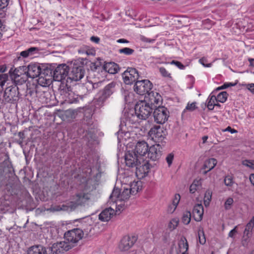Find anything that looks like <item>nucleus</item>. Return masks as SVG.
<instances>
[{"label":"nucleus","mask_w":254,"mask_h":254,"mask_svg":"<svg viewBox=\"0 0 254 254\" xmlns=\"http://www.w3.org/2000/svg\"><path fill=\"white\" fill-rule=\"evenodd\" d=\"M91 198V193L85 184H80L76 193L71 197V200L69 201L70 209L74 210L78 206L84 205Z\"/></svg>","instance_id":"f257e3e1"},{"label":"nucleus","mask_w":254,"mask_h":254,"mask_svg":"<svg viewBox=\"0 0 254 254\" xmlns=\"http://www.w3.org/2000/svg\"><path fill=\"white\" fill-rule=\"evenodd\" d=\"M26 66H20L13 70L12 68L9 70L8 73L11 79L13 81L15 85H22L28 79L26 74Z\"/></svg>","instance_id":"f03ea898"},{"label":"nucleus","mask_w":254,"mask_h":254,"mask_svg":"<svg viewBox=\"0 0 254 254\" xmlns=\"http://www.w3.org/2000/svg\"><path fill=\"white\" fill-rule=\"evenodd\" d=\"M85 73V71L84 66L73 65L68 74L65 83L71 84L74 82L81 80L84 77Z\"/></svg>","instance_id":"7ed1b4c3"},{"label":"nucleus","mask_w":254,"mask_h":254,"mask_svg":"<svg viewBox=\"0 0 254 254\" xmlns=\"http://www.w3.org/2000/svg\"><path fill=\"white\" fill-rule=\"evenodd\" d=\"M83 237L82 231L79 228H76L66 232L64 236V240L72 249Z\"/></svg>","instance_id":"20e7f679"},{"label":"nucleus","mask_w":254,"mask_h":254,"mask_svg":"<svg viewBox=\"0 0 254 254\" xmlns=\"http://www.w3.org/2000/svg\"><path fill=\"white\" fill-rule=\"evenodd\" d=\"M135 108L140 120H146L148 118L153 110V107L145 101L138 102L135 105Z\"/></svg>","instance_id":"39448f33"},{"label":"nucleus","mask_w":254,"mask_h":254,"mask_svg":"<svg viewBox=\"0 0 254 254\" xmlns=\"http://www.w3.org/2000/svg\"><path fill=\"white\" fill-rule=\"evenodd\" d=\"M69 68L65 64L59 65L54 70L53 78L55 80L61 81L62 84H65L66 78L68 77Z\"/></svg>","instance_id":"423d86ee"},{"label":"nucleus","mask_w":254,"mask_h":254,"mask_svg":"<svg viewBox=\"0 0 254 254\" xmlns=\"http://www.w3.org/2000/svg\"><path fill=\"white\" fill-rule=\"evenodd\" d=\"M169 114L166 108L159 106L153 113L154 122L158 124H163L168 120Z\"/></svg>","instance_id":"0eeeda50"},{"label":"nucleus","mask_w":254,"mask_h":254,"mask_svg":"<svg viewBox=\"0 0 254 254\" xmlns=\"http://www.w3.org/2000/svg\"><path fill=\"white\" fill-rule=\"evenodd\" d=\"M152 87V83L147 79L137 80L134 85V90L140 95H144L146 94H149V91Z\"/></svg>","instance_id":"6e6552de"},{"label":"nucleus","mask_w":254,"mask_h":254,"mask_svg":"<svg viewBox=\"0 0 254 254\" xmlns=\"http://www.w3.org/2000/svg\"><path fill=\"white\" fill-rule=\"evenodd\" d=\"M151 139L156 143L162 142L167 135V131L160 126H154L149 131Z\"/></svg>","instance_id":"1a4fd4ad"},{"label":"nucleus","mask_w":254,"mask_h":254,"mask_svg":"<svg viewBox=\"0 0 254 254\" xmlns=\"http://www.w3.org/2000/svg\"><path fill=\"white\" fill-rule=\"evenodd\" d=\"M131 193L128 188H124L123 190L121 192L118 189H114L110 195V198L112 201H126L131 196Z\"/></svg>","instance_id":"9d476101"},{"label":"nucleus","mask_w":254,"mask_h":254,"mask_svg":"<svg viewBox=\"0 0 254 254\" xmlns=\"http://www.w3.org/2000/svg\"><path fill=\"white\" fill-rule=\"evenodd\" d=\"M18 88L16 86H10L5 88L3 94L2 102L12 103L18 100Z\"/></svg>","instance_id":"9b49d317"},{"label":"nucleus","mask_w":254,"mask_h":254,"mask_svg":"<svg viewBox=\"0 0 254 254\" xmlns=\"http://www.w3.org/2000/svg\"><path fill=\"white\" fill-rule=\"evenodd\" d=\"M71 85L72 84L65 83V87L61 90V94L64 96L65 101L68 103H77L79 101V97L77 95H75L72 91Z\"/></svg>","instance_id":"f8f14e48"},{"label":"nucleus","mask_w":254,"mask_h":254,"mask_svg":"<svg viewBox=\"0 0 254 254\" xmlns=\"http://www.w3.org/2000/svg\"><path fill=\"white\" fill-rule=\"evenodd\" d=\"M71 249V246L68 245L64 240V241L54 243L51 247L49 248V251L50 254H62Z\"/></svg>","instance_id":"ddd939ff"},{"label":"nucleus","mask_w":254,"mask_h":254,"mask_svg":"<svg viewBox=\"0 0 254 254\" xmlns=\"http://www.w3.org/2000/svg\"><path fill=\"white\" fill-rule=\"evenodd\" d=\"M123 77L126 84H131L137 81L139 74L135 68L129 67L123 73Z\"/></svg>","instance_id":"4468645a"},{"label":"nucleus","mask_w":254,"mask_h":254,"mask_svg":"<svg viewBox=\"0 0 254 254\" xmlns=\"http://www.w3.org/2000/svg\"><path fill=\"white\" fill-rule=\"evenodd\" d=\"M94 221L90 217H87L84 219L81 223V228L80 229L83 232V236L86 237L94 234L92 230H94L97 227L95 225L94 227Z\"/></svg>","instance_id":"2eb2a0df"},{"label":"nucleus","mask_w":254,"mask_h":254,"mask_svg":"<svg viewBox=\"0 0 254 254\" xmlns=\"http://www.w3.org/2000/svg\"><path fill=\"white\" fill-rule=\"evenodd\" d=\"M125 157L126 165L129 167H136L138 164H141V158H139L134 151H127Z\"/></svg>","instance_id":"dca6fc26"},{"label":"nucleus","mask_w":254,"mask_h":254,"mask_svg":"<svg viewBox=\"0 0 254 254\" xmlns=\"http://www.w3.org/2000/svg\"><path fill=\"white\" fill-rule=\"evenodd\" d=\"M148 148L149 146L146 142L145 141H138L136 144L134 152L144 161L147 154Z\"/></svg>","instance_id":"f3484780"},{"label":"nucleus","mask_w":254,"mask_h":254,"mask_svg":"<svg viewBox=\"0 0 254 254\" xmlns=\"http://www.w3.org/2000/svg\"><path fill=\"white\" fill-rule=\"evenodd\" d=\"M161 149V147L159 144H156L150 146L148 148L145 160L146 158H149L152 161H156L159 159L162 154Z\"/></svg>","instance_id":"a211bd4d"},{"label":"nucleus","mask_w":254,"mask_h":254,"mask_svg":"<svg viewBox=\"0 0 254 254\" xmlns=\"http://www.w3.org/2000/svg\"><path fill=\"white\" fill-rule=\"evenodd\" d=\"M137 238L134 236H126L121 240L119 246V249L122 251H127L133 246Z\"/></svg>","instance_id":"6ab92c4d"},{"label":"nucleus","mask_w":254,"mask_h":254,"mask_svg":"<svg viewBox=\"0 0 254 254\" xmlns=\"http://www.w3.org/2000/svg\"><path fill=\"white\" fill-rule=\"evenodd\" d=\"M26 70V74L28 77L34 78L38 77L43 73L42 69L38 64L34 63L30 64Z\"/></svg>","instance_id":"aec40b11"},{"label":"nucleus","mask_w":254,"mask_h":254,"mask_svg":"<svg viewBox=\"0 0 254 254\" xmlns=\"http://www.w3.org/2000/svg\"><path fill=\"white\" fill-rule=\"evenodd\" d=\"M125 117L126 121L131 124L139 123V120H140L135 108L134 109H130L126 111Z\"/></svg>","instance_id":"412c9836"},{"label":"nucleus","mask_w":254,"mask_h":254,"mask_svg":"<svg viewBox=\"0 0 254 254\" xmlns=\"http://www.w3.org/2000/svg\"><path fill=\"white\" fill-rule=\"evenodd\" d=\"M27 254H50L49 248L42 245H35L31 247L28 250Z\"/></svg>","instance_id":"4be33fe9"},{"label":"nucleus","mask_w":254,"mask_h":254,"mask_svg":"<svg viewBox=\"0 0 254 254\" xmlns=\"http://www.w3.org/2000/svg\"><path fill=\"white\" fill-rule=\"evenodd\" d=\"M217 163V161L215 158H210L206 160L204 163L203 167L200 169V173L204 175L206 174L214 168Z\"/></svg>","instance_id":"5701e85b"},{"label":"nucleus","mask_w":254,"mask_h":254,"mask_svg":"<svg viewBox=\"0 0 254 254\" xmlns=\"http://www.w3.org/2000/svg\"><path fill=\"white\" fill-rule=\"evenodd\" d=\"M192 214L196 221H200L202 220L203 214V207L201 204H197L193 207Z\"/></svg>","instance_id":"b1692460"},{"label":"nucleus","mask_w":254,"mask_h":254,"mask_svg":"<svg viewBox=\"0 0 254 254\" xmlns=\"http://www.w3.org/2000/svg\"><path fill=\"white\" fill-rule=\"evenodd\" d=\"M115 213V210L109 207L103 210L99 215V219L102 221H109Z\"/></svg>","instance_id":"393cba45"},{"label":"nucleus","mask_w":254,"mask_h":254,"mask_svg":"<svg viewBox=\"0 0 254 254\" xmlns=\"http://www.w3.org/2000/svg\"><path fill=\"white\" fill-rule=\"evenodd\" d=\"M148 97L150 102V105H151L152 107L153 105L154 108L156 107V106L161 103L162 101V97L156 92H150L148 94Z\"/></svg>","instance_id":"a878e982"},{"label":"nucleus","mask_w":254,"mask_h":254,"mask_svg":"<svg viewBox=\"0 0 254 254\" xmlns=\"http://www.w3.org/2000/svg\"><path fill=\"white\" fill-rule=\"evenodd\" d=\"M102 68L106 72L110 74H115L117 73L120 69L118 64L114 62H109L105 63Z\"/></svg>","instance_id":"bb28decb"},{"label":"nucleus","mask_w":254,"mask_h":254,"mask_svg":"<svg viewBox=\"0 0 254 254\" xmlns=\"http://www.w3.org/2000/svg\"><path fill=\"white\" fill-rule=\"evenodd\" d=\"M142 182L141 181H137L131 183L128 189L130 191L131 195L134 196L142 190Z\"/></svg>","instance_id":"cd10ccee"},{"label":"nucleus","mask_w":254,"mask_h":254,"mask_svg":"<svg viewBox=\"0 0 254 254\" xmlns=\"http://www.w3.org/2000/svg\"><path fill=\"white\" fill-rule=\"evenodd\" d=\"M116 83L112 82L107 85L104 89L100 92L107 99L115 91Z\"/></svg>","instance_id":"c85d7f7f"},{"label":"nucleus","mask_w":254,"mask_h":254,"mask_svg":"<svg viewBox=\"0 0 254 254\" xmlns=\"http://www.w3.org/2000/svg\"><path fill=\"white\" fill-rule=\"evenodd\" d=\"M254 227V217H253L249 222L246 225V228L244 232V237L246 238L244 241L246 242L251 236L252 230Z\"/></svg>","instance_id":"c756f323"},{"label":"nucleus","mask_w":254,"mask_h":254,"mask_svg":"<svg viewBox=\"0 0 254 254\" xmlns=\"http://www.w3.org/2000/svg\"><path fill=\"white\" fill-rule=\"evenodd\" d=\"M203 180L198 177L195 179L190 187V191L191 193H194L196 190L201 189Z\"/></svg>","instance_id":"7c9ffc66"},{"label":"nucleus","mask_w":254,"mask_h":254,"mask_svg":"<svg viewBox=\"0 0 254 254\" xmlns=\"http://www.w3.org/2000/svg\"><path fill=\"white\" fill-rule=\"evenodd\" d=\"M39 49L37 47H31L25 51H22L20 55L23 58H27L29 56H33L35 53L39 52Z\"/></svg>","instance_id":"2f4dec72"},{"label":"nucleus","mask_w":254,"mask_h":254,"mask_svg":"<svg viewBox=\"0 0 254 254\" xmlns=\"http://www.w3.org/2000/svg\"><path fill=\"white\" fill-rule=\"evenodd\" d=\"M3 166H4L3 172L5 175L14 174L13 168L8 161H4L3 163Z\"/></svg>","instance_id":"473e14b6"},{"label":"nucleus","mask_w":254,"mask_h":254,"mask_svg":"<svg viewBox=\"0 0 254 254\" xmlns=\"http://www.w3.org/2000/svg\"><path fill=\"white\" fill-rule=\"evenodd\" d=\"M69 202H67L62 205L53 206L51 208V210L53 211H59L61 210L71 211L72 210L70 209V207H69Z\"/></svg>","instance_id":"72a5a7b5"},{"label":"nucleus","mask_w":254,"mask_h":254,"mask_svg":"<svg viewBox=\"0 0 254 254\" xmlns=\"http://www.w3.org/2000/svg\"><path fill=\"white\" fill-rule=\"evenodd\" d=\"M150 165L147 161L144 164H142L141 166L138 167V165L136 167V169L137 170H139L140 174H143V175H147L150 172Z\"/></svg>","instance_id":"f704fd0d"},{"label":"nucleus","mask_w":254,"mask_h":254,"mask_svg":"<svg viewBox=\"0 0 254 254\" xmlns=\"http://www.w3.org/2000/svg\"><path fill=\"white\" fill-rule=\"evenodd\" d=\"M106 99L107 98L100 93L99 96L95 98L93 102L96 108H100L103 106L104 103Z\"/></svg>","instance_id":"c9c22d12"},{"label":"nucleus","mask_w":254,"mask_h":254,"mask_svg":"<svg viewBox=\"0 0 254 254\" xmlns=\"http://www.w3.org/2000/svg\"><path fill=\"white\" fill-rule=\"evenodd\" d=\"M106 99L107 98L100 93L99 96L95 98L93 102L96 108H100L103 106L104 103Z\"/></svg>","instance_id":"e433bc0d"},{"label":"nucleus","mask_w":254,"mask_h":254,"mask_svg":"<svg viewBox=\"0 0 254 254\" xmlns=\"http://www.w3.org/2000/svg\"><path fill=\"white\" fill-rule=\"evenodd\" d=\"M8 76L7 74H0V102L2 101L1 99V95L2 94L3 86L4 85L5 82L7 80ZM3 102H2L3 103Z\"/></svg>","instance_id":"4c0bfd02"},{"label":"nucleus","mask_w":254,"mask_h":254,"mask_svg":"<svg viewBox=\"0 0 254 254\" xmlns=\"http://www.w3.org/2000/svg\"><path fill=\"white\" fill-rule=\"evenodd\" d=\"M191 220V213L189 211H186L183 213L182 221L185 224L188 225L190 223Z\"/></svg>","instance_id":"58836bf2"},{"label":"nucleus","mask_w":254,"mask_h":254,"mask_svg":"<svg viewBox=\"0 0 254 254\" xmlns=\"http://www.w3.org/2000/svg\"><path fill=\"white\" fill-rule=\"evenodd\" d=\"M227 97V93L226 91H223L217 95L216 101L221 103H224L226 101Z\"/></svg>","instance_id":"ea45409f"},{"label":"nucleus","mask_w":254,"mask_h":254,"mask_svg":"<svg viewBox=\"0 0 254 254\" xmlns=\"http://www.w3.org/2000/svg\"><path fill=\"white\" fill-rule=\"evenodd\" d=\"M45 75V72L39 75L38 80V83L42 86H46L49 84V79H45L43 75Z\"/></svg>","instance_id":"a19ab883"},{"label":"nucleus","mask_w":254,"mask_h":254,"mask_svg":"<svg viewBox=\"0 0 254 254\" xmlns=\"http://www.w3.org/2000/svg\"><path fill=\"white\" fill-rule=\"evenodd\" d=\"M211 192L207 190L205 193L204 197V204L205 206H207L209 205L210 201L211 199Z\"/></svg>","instance_id":"79ce46f5"},{"label":"nucleus","mask_w":254,"mask_h":254,"mask_svg":"<svg viewBox=\"0 0 254 254\" xmlns=\"http://www.w3.org/2000/svg\"><path fill=\"white\" fill-rule=\"evenodd\" d=\"M198 236L199 243L201 245H204L206 242V239L203 231L199 230L198 231Z\"/></svg>","instance_id":"37998d69"},{"label":"nucleus","mask_w":254,"mask_h":254,"mask_svg":"<svg viewBox=\"0 0 254 254\" xmlns=\"http://www.w3.org/2000/svg\"><path fill=\"white\" fill-rule=\"evenodd\" d=\"M134 50L129 48H124L119 50L120 54H124L126 55H131L134 53Z\"/></svg>","instance_id":"c03bdc74"},{"label":"nucleus","mask_w":254,"mask_h":254,"mask_svg":"<svg viewBox=\"0 0 254 254\" xmlns=\"http://www.w3.org/2000/svg\"><path fill=\"white\" fill-rule=\"evenodd\" d=\"M79 53H85L88 56H94L95 55L96 52L94 49L85 48V49L79 50Z\"/></svg>","instance_id":"a18cd8bd"},{"label":"nucleus","mask_w":254,"mask_h":254,"mask_svg":"<svg viewBox=\"0 0 254 254\" xmlns=\"http://www.w3.org/2000/svg\"><path fill=\"white\" fill-rule=\"evenodd\" d=\"M216 100V97L214 95L211 96L209 101L207 104V107L209 110H213L215 106V101Z\"/></svg>","instance_id":"49530a36"},{"label":"nucleus","mask_w":254,"mask_h":254,"mask_svg":"<svg viewBox=\"0 0 254 254\" xmlns=\"http://www.w3.org/2000/svg\"><path fill=\"white\" fill-rule=\"evenodd\" d=\"M102 59L100 58L97 59V61L96 62L92 63L91 68L92 70H96L102 65Z\"/></svg>","instance_id":"de8ad7c7"},{"label":"nucleus","mask_w":254,"mask_h":254,"mask_svg":"<svg viewBox=\"0 0 254 254\" xmlns=\"http://www.w3.org/2000/svg\"><path fill=\"white\" fill-rule=\"evenodd\" d=\"M179 222V219L178 218H176L172 219L169 224V227L170 229L174 230L177 227Z\"/></svg>","instance_id":"09e8293b"},{"label":"nucleus","mask_w":254,"mask_h":254,"mask_svg":"<svg viewBox=\"0 0 254 254\" xmlns=\"http://www.w3.org/2000/svg\"><path fill=\"white\" fill-rule=\"evenodd\" d=\"M242 164L251 169H254V160H245L242 161Z\"/></svg>","instance_id":"8fccbe9b"},{"label":"nucleus","mask_w":254,"mask_h":254,"mask_svg":"<svg viewBox=\"0 0 254 254\" xmlns=\"http://www.w3.org/2000/svg\"><path fill=\"white\" fill-rule=\"evenodd\" d=\"M196 108L197 107L196 106V102L188 103L186 107L185 110H184L183 113H184L186 110H188L189 111L192 112L194 111Z\"/></svg>","instance_id":"3c124183"},{"label":"nucleus","mask_w":254,"mask_h":254,"mask_svg":"<svg viewBox=\"0 0 254 254\" xmlns=\"http://www.w3.org/2000/svg\"><path fill=\"white\" fill-rule=\"evenodd\" d=\"M234 202L233 199L231 197L228 198L224 203V207L226 210L230 209L231 205Z\"/></svg>","instance_id":"603ef678"},{"label":"nucleus","mask_w":254,"mask_h":254,"mask_svg":"<svg viewBox=\"0 0 254 254\" xmlns=\"http://www.w3.org/2000/svg\"><path fill=\"white\" fill-rule=\"evenodd\" d=\"M224 183L226 186H231L233 183L232 176H226Z\"/></svg>","instance_id":"864d4df0"},{"label":"nucleus","mask_w":254,"mask_h":254,"mask_svg":"<svg viewBox=\"0 0 254 254\" xmlns=\"http://www.w3.org/2000/svg\"><path fill=\"white\" fill-rule=\"evenodd\" d=\"M159 71L161 75L164 77H171V74L169 73L166 69L163 67H161L159 68Z\"/></svg>","instance_id":"5fc2aeb1"},{"label":"nucleus","mask_w":254,"mask_h":254,"mask_svg":"<svg viewBox=\"0 0 254 254\" xmlns=\"http://www.w3.org/2000/svg\"><path fill=\"white\" fill-rule=\"evenodd\" d=\"M179 247L181 249H184L185 250V252H186L189 248V245L187 242V241L186 239L184 240H182V242L179 244Z\"/></svg>","instance_id":"6e6d98bb"},{"label":"nucleus","mask_w":254,"mask_h":254,"mask_svg":"<svg viewBox=\"0 0 254 254\" xmlns=\"http://www.w3.org/2000/svg\"><path fill=\"white\" fill-rule=\"evenodd\" d=\"M236 83H225L222 86L217 87L216 89V91H219L221 89H224L226 88H228L230 86H234L236 85Z\"/></svg>","instance_id":"4d7b16f0"},{"label":"nucleus","mask_w":254,"mask_h":254,"mask_svg":"<svg viewBox=\"0 0 254 254\" xmlns=\"http://www.w3.org/2000/svg\"><path fill=\"white\" fill-rule=\"evenodd\" d=\"M174 154L173 153H170L167 156L166 158V160L169 166H170L172 164Z\"/></svg>","instance_id":"13d9d810"},{"label":"nucleus","mask_w":254,"mask_h":254,"mask_svg":"<svg viewBox=\"0 0 254 254\" xmlns=\"http://www.w3.org/2000/svg\"><path fill=\"white\" fill-rule=\"evenodd\" d=\"M180 198H181V196H180V194H176L175 195L174 198V199L173 200L172 204L174 205H175V206L177 207V205L179 204V201L180 200Z\"/></svg>","instance_id":"bf43d9fd"},{"label":"nucleus","mask_w":254,"mask_h":254,"mask_svg":"<svg viewBox=\"0 0 254 254\" xmlns=\"http://www.w3.org/2000/svg\"><path fill=\"white\" fill-rule=\"evenodd\" d=\"M113 201L116 202V206H117L116 208L117 209L116 211H117L118 210L122 211L124 209L125 204L123 203L122 201H118V203L116 201Z\"/></svg>","instance_id":"052dcab7"},{"label":"nucleus","mask_w":254,"mask_h":254,"mask_svg":"<svg viewBox=\"0 0 254 254\" xmlns=\"http://www.w3.org/2000/svg\"><path fill=\"white\" fill-rule=\"evenodd\" d=\"M199 62L201 64H202L205 67H209L211 66V65H212L211 63L205 64L207 62V60L205 58L203 57V58H201L200 59H199Z\"/></svg>","instance_id":"680f3d73"},{"label":"nucleus","mask_w":254,"mask_h":254,"mask_svg":"<svg viewBox=\"0 0 254 254\" xmlns=\"http://www.w3.org/2000/svg\"><path fill=\"white\" fill-rule=\"evenodd\" d=\"M171 64H175L179 68L181 69H183L185 68V66L180 62L177 61H172L171 63Z\"/></svg>","instance_id":"e2e57ef3"},{"label":"nucleus","mask_w":254,"mask_h":254,"mask_svg":"<svg viewBox=\"0 0 254 254\" xmlns=\"http://www.w3.org/2000/svg\"><path fill=\"white\" fill-rule=\"evenodd\" d=\"M8 4V0H0V10L5 8Z\"/></svg>","instance_id":"0e129e2a"},{"label":"nucleus","mask_w":254,"mask_h":254,"mask_svg":"<svg viewBox=\"0 0 254 254\" xmlns=\"http://www.w3.org/2000/svg\"><path fill=\"white\" fill-rule=\"evenodd\" d=\"M92 173V169L90 167H87L82 169V173L85 175H91Z\"/></svg>","instance_id":"69168bd1"},{"label":"nucleus","mask_w":254,"mask_h":254,"mask_svg":"<svg viewBox=\"0 0 254 254\" xmlns=\"http://www.w3.org/2000/svg\"><path fill=\"white\" fill-rule=\"evenodd\" d=\"M238 226H236L234 227L233 229H232L229 233L228 236L231 238H233L234 235L237 233V228Z\"/></svg>","instance_id":"338daca9"},{"label":"nucleus","mask_w":254,"mask_h":254,"mask_svg":"<svg viewBox=\"0 0 254 254\" xmlns=\"http://www.w3.org/2000/svg\"><path fill=\"white\" fill-rule=\"evenodd\" d=\"M247 88L252 93L254 94V83L248 84Z\"/></svg>","instance_id":"774afa93"}]
</instances>
